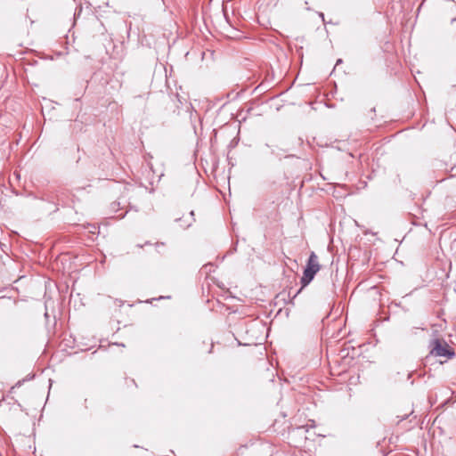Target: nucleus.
Here are the masks:
<instances>
[{
	"label": "nucleus",
	"mask_w": 456,
	"mask_h": 456,
	"mask_svg": "<svg viewBox=\"0 0 456 456\" xmlns=\"http://www.w3.org/2000/svg\"><path fill=\"white\" fill-rule=\"evenodd\" d=\"M320 269L321 265L319 264L317 255L314 252H311L306 266L304 270L303 277L301 278L302 288L311 282Z\"/></svg>",
	"instance_id": "nucleus-1"
},
{
	"label": "nucleus",
	"mask_w": 456,
	"mask_h": 456,
	"mask_svg": "<svg viewBox=\"0 0 456 456\" xmlns=\"http://www.w3.org/2000/svg\"><path fill=\"white\" fill-rule=\"evenodd\" d=\"M430 354L434 356L452 358L454 355L453 349L440 338L433 339L429 344Z\"/></svg>",
	"instance_id": "nucleus-2"
},
{
	"label": "nucleus",
	"mask_w": 456,
	"mask_h": 456,
	"mask_svg": "<svg viewBox=\"0 0 456 456\" xmlns=\"http://www.w3.org/2000/svg\"><path fill=\"white\" fill-rule=\"evenodd\" d=\"M193 216H194V212H193V211H191V212H190L191 221H190L189 223H186V224H182V226H183L184 228H188V227H190V226H191V222H192V221H194V219H193Z\"/></svg>",
	"instance_id": "nucleus-3"
},
{
	"label": "nucleus",
	"mask_w": 456,
	"mask_h": 456,
	"mask_svg": "<svg viewBox=\"0 0 456 456\" xmlns=\"http://www.w3.org/2000/svg\"><path fill=\"white\" fill-rule=\"evenodd\" d=\"M451 24H452V26L456 28V18L452 19Z\"/></svg>",
	"instance_id": "nucleus-4"
},
{
	"label": "nucleus",
	"mask_w": 456,
	"mask_h": 456,
	"mask_svg": "<svg viewBox=\"0 0 456 456\" xmlns=\"http://www.w3.org/2000/svg\"><path fill=\"white\" fill-rule=\"evenodd\" d=\"M341 62H342V60H341V59H338V60L337 61L336 65L341 64Z\"/></svg>",
	"instance_id": "nucleus-5"
}]
</instances>
